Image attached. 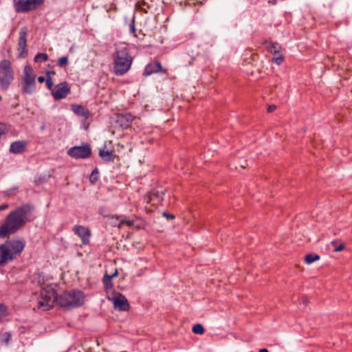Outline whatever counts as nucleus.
<instances>
[{"label":"nucleus","mask_w":352,"mask_h":352,"mask_svg":"<svg viewBox=\"0 0 352 352\" xmlns=\"http://www.w3.org/2000/svg\"><path fill=\"white\" fill-rule=\"evenodd\" d=\"M146 3L144 1H138L136 3L135 7L137 9L142 10L144 13H147L146 9L144 8V7H143L144 6H146Z\"/></svg>","instance_id":"nucleus-28"},{"label":"nucleus","mask_w":352,"mask_h":352,"mask_svg":"<svg viewBox=\"0 0 352 352\" xmlns=\"http://www.w3.org/2000/svg\"><path fill=\"white\" fill-rule=\"evenodd\" d=\"M10 333L6 332L0 335V342L1 343H8L10 339Z\"/></svg>","instance_id":"nucleus-25"},{"label":"nucleus","mask_w":352,"mask_h":352,"mask_svg":"<svg viewBox=\"0 0 352 352\" xmlns=\"http://www.w3.org/2000/svg\"><path fill=\"white\" fill-rule=\"evenodd\" d=\"M133 118L131 113L118 114L115 118L114 127L126 129L131 125Z\"/></svg>","instance_id":"nucleus-9"},{"label":"nucleus","mask_w":352,"mask_h":352,"mask_svg":"<svg viewBox=\"0 0 352 352\" xmlns=\"http://www.w3.org/2000/svg\"><path fill=\"white\" fill-rule=\"evenodd\" d=\"M45 80V78L44 76H39L38 78V81L40 82V83H42Z\"/></svg>","instance_id":"nucleus-40"},{"label":"nucleus","mask_w":352,"mask_h":352,"mask_svg":"<svg viewBox=\"0 0 352 352\" xmlns=\"http://www.w3.org/2000/svg\"><path fill=\"white\" fill-rule=\"evenodd\" d=\"M70 93V88L67 82H63L56 85L52 90V96L56 100H61Z\"/></svg>","instance_id":"nucleus-8"},{"label":"nucleus","mask_w":352,"mask_h":352,"mask_svg":"<svg viewBox=\"0 0 352 352\" xmlns=\"http://www.w3.org/2000/svg\"><path fill=\"white\" fill-rule=\"evenodd\" d=\"M99 155L104 161L110 162L113 160L112 153L110 151L100 150L99 152Z\"/></svg>","instance_id":"nucleus-19"},{"label":"nucleus","mask_w":352,"mask_h":352,"mask_svg":"<svg viewBox=\"0 0 352 352\" xmlns=\"http://www.w3.org/2000/svg\"><path fill=\"white\" fill-rule=\"evenodd\" d=\"M284 58L282 55L278 54V56H274L273 58V62L277 65H280L283 62Z\"/></svg>","instance_id":"nucleus-29"},{"label":"nucleus","mask_w":352,"mask_h":352,"mask_svg":"<svg viewBox=\"0 0 352 352\" xmlns=\"http://www.w3.org/2000/svg\"><path fill=\"white\" fill-rule=\"evenodd\" d=\"M43 0H14L15 9L18 12H26L40 6Z\"/></svg>","instance_id":"nucleus-6"},{"label":"nucleus","mask_w":352,"mask_h":352,"mask_svg":"<svg viewBox=\"0 0 352 352\" xmlns=\"http://www.w3.org/2000/svg\"><path fill=\"white\" fill-rule=\"evenodd\" d=\"M161 69H162L161 64L158 62H156L153 64H148L144 69V76H148L152 74L153 73H156V72L161 71Z\"/></svg>","instance_id":"nucleus-14"},{"label":"nucleus","mask_w":352,"mask_h":352,"mask_svg":"<svg viewBox=\"0 0 352 352\" xmlns=\"http://www.w3.org/2000/svg\"><path fill=\"white\" fill-rule=\"evenodd\" d=\"M74 230L76 234L82 238L83 241H85V239L88 238L90 235L89 230L83 226H76L74 228Z\"/></svg>","instance_id":"nucleus-16"},{"label":"nucleus","mask_w":352,"mask_h":352,"mask_svg":"<svg viewBox=\"0 0 352 352\" xmlns=\"http://www.w3.org/2000/svg\"><path fill=\"white\" fill-rule=\"evenodd\" d=\"M84 294L80 291L65 292L59 296L57 295L54 288L47 286L41 292V300L38 303V308L47 311L54 306L56 302L60 307L71 309L82 305Z\"/></svg>","instance_id":"nucleus-1"},{"label":"nucleus","mask_w":352,"mask_h":352,"mask_svg":"<svg viewBox=\"0 0 352 352\" xmlns=\"http://www.w3.org/2000/svg\"><path fill=\"white\" fill-rule=\"evenodd\" d=\"M45 124H43L41 126V131H43L45 129Z\"/></svg>","instance_id":"nucleus-44"},{"label":"nucleus","mask_w":352,"mask_h":352,"mask_svg":"<svg viewBox=\"0 0 352 352\" xmlns=\"http://www.w3.org/2000/svg\"><path fill=\"white\" fill-rule=\"evenodd\" d=\"M132 58L129 54L127 49L124 47L117 49L114 54V72L117 75H123L126 73L131 65Z\"/></svg>","instance_id":"nucleus-4"},{"label":"nucleus","mask_w":352,"mask_h":352,"mask_svg":"<svg viewBox=\"0 0 352 352\" xmlns=\"http://www.w3.org/2000/svg\"><path fill=\"white\" fill-rule=\"evenodd\" d=\"M118 270H116V271L114 272V273H113V274H112L111 276H109V278L110 279H111V278H113V277H115V276H118Z\"/></svg>","instance_id":"nucleus-39"},{"label":"nucleus","mask_w":352,"mask_h":352,"mask_svg":"<svg viewBox=\"0 0 352 352\" xmlns=\"http://www.w3.org/2000/svg\"><path fill=\"white\" fill-rule=\"evenodd\" d=\"M8 207V204H3L0 206V210H5Z\"/></svg>","instance_id":"nucleus-41"},{"label":"nucleus","mask_w":352,"mask_h":352,"mask_svg":"<svg viewBox=\"0 0 352 352\" xmlns=\"http://www.w3.org/2000/svg\"><path fill=\"white\" fill-rule=\"evenodd\" d=\"M68 65V58L67 56H62L58 60V65L64 67Z\"/></svg>","instance_id":"nucleus-27"},{"label":"nucleus","mask_w":352,"mask_h":352,"mask_svg":"<svg viewBox=\"0 0 352 352\" xmlns=\"http://www.w3.org/2000/svg\"><path fill=\"white\" fill-rule=\"evenodd\" d=\"M344 244L341 243L338 247H336L333 251L336 252H340L342 250H344Z\"/></svg>","instance_id":"nucleus-36"},{"label":"nucleus","mask_w":352,"mask_h":352,"mask_svg":"<svg viewBox=\"0 0 352 352\" xmlns=\"http://www.w3.org/2000/svg\"><path fill=\"white\" fill-rule=\"evenodd\" d=\"M6 131V126L3 123H0V135L5 133Z\"/></svg>","instance_id":"nucleus-34"},{"label":"nucleus","mask_w":352,"mask_h":352,"mask_svg":"<svg viewBox=\"0 0 352 352\" xmlns=\"http://www.w3.org/2000/svg\"><path fill=\"white\" fill-rule=\"evenodd\" d=\"M35 90V82H22V91L23 93L32 94Z\"/></svg>","instance_id":"nucleus-17"},{"label":"nucleus","mask_w":352,"mask_h":352,"mask_svg":"<svg viewBox=\"0 0 352 352\" xmlns=\"http://www.w3.org/2000/svg\"><path fill=\"white\" fill-rule=\"evenodd\" d=\"M33 210V205L27 204L9 213L5 222L0 226V238H6L21 230L31 220Z\"/></svg>","instance_id":"nucleus-2"},{"label":"nucleus","mask_w":352,"mask_h":352,"mask_svg":"<svg viewBox=\"0 0 352 352\" xmlns=\"http://www.w3.org/2000/svg\"><path fill=\"white\" fill-rule=\"evenodd\" d=\"M103 283L107 289H111L113 287V283L111 282V279L109 278V274L105 273L103 278Z\"/></svg>","instance_id":"nucleus-21"},{"label":"nucleus","mask_w":352,"mask_h":352,"mask_svg":"<svg viewBox=\"0 0 352 352\" xmlns=\"http://www.w3.org/2000/svg\"><path fill=\"white\" fill-rule=\"evenodd\" d=\"M1 100V96H0V100Z\"/></svg>","instance_id":"nucleus-47"},{"label":"nucleus","mask_w":352,"mask_h":352,"mask_svg":"<svg viewBox=\"0 0 352 352\" xmlns=\"http://www.w3.org/2000/svg\"><path fill=\"white\" fill-rule=\"evenodd\" d=\"M300 304H302L305 306H306L308 304L309 300L306 296H302V297H301V298L300 300Z\"/></svg>","instance_id":"nucleus-33"},{"label":"nucleus","mask_w":352,"mask_h":352,"mask_svg":"<svg viewBox=\"0 0 352 352\" xmlns=\"http://www.w3.org/2000/svg\"><path fill=\"white\" fill-rule=\"evenodd\" d=\"M192 331L195 334L202 335L204 333V328L202 324H197L193 326Z\"/></svg>","instance_id":"nucleus-22"},{"label":"nucleus","mask_w":352,"mask_h":352,"mask_svg":"<svg viewBox=\"0 0 352 352\" xmlns=\"http://www.w3.org/2000/svg\"><path fill=\"white\" fill-rule=\"evenodd\" d=\"M72 109L73 111L78 116H86L88 113V111L86 109H85L82 106L79 104H73L72 106Z\"/></svg>","instance_id":"nucleus-18"},{"label":"nucleus","mask_w":352,"mask_h":352,"mask_svg":"<svg viewBox=\"0 0 352 352\" xmlns=\"http://www.w3.org/2000/svg\"><path fill=\"white\" fill-rule=\"evenodd\" d=\"M163 216L166 217V218L168 219H175V216L172 214H168L166 212H163Z\"/></svg>","instance_id":"nucleus-37"},{"label":"nucleus","mask_w":352,"mask_h":352,"mask_svg":"<svg viewBox=\"0 0 352 352\" xmlns=\"http://www.w3.org/2000/svg\"><path fill=\"white\" fill-rule=\"evenodd\" d=\"M27 35L26 28H21L19 32V39L18 43V50L20 52L19 57H21L23 54L27 53Z\"/></svg>","instance_id":"nucleus-11"},{"label":"nucleus","mask_w":352,"mask_h":352,"mask_svg":"<svg viewBox=\"0 0 352 352\" xmlns=\"http://www.w3.org/2000/svg\"><path fill=\"white\" fill-rule=\"evenodd\" d=\"M25 242L21 240H8L0 245V266L13 261L23 250Z\"/></svg>","instance_id":"nucleus-3"},{"label":"nucleus","mask_w":352,"mask_h":352,"mask_svg":"<svg viewBox=\"0 0 352 352\" xmlns=\"http://www.w3.org/2000/svg\"><path fill=\"white\" fill-rule=\"evenodd\" d=\"M258 352H269L268 350L265 348L261 349L258 351Z\"/></svg>","instance_id":"nucleus-42"},{"label":"nucleus","mask_w":352,"mask_h":352,"mask_svg":"<svg viewBox=\"0 0 352 352\" xmlns=\"http://www.w3.org/2000/svg\"><path fill=\"white\" fill-rule=\"evenodd\" d=\"M276 109V106L275 104L269 105L267 107V111L269 113L273 112Z\"/></svg>","instance_id":"nucleus-35"},{"label":"nucleus","mask_w":352,"mask_h":352,"mask_svg":"<svg viewBox=\"0 0 352 352\" xmlns=\"http://www.w3.org/2000/svg\"><path fill=\"white\" fill-rule=\"evenodd\" d=\"M276 0H273V1H270V3H272L273 4L276 3Z\"/></svg>","instance_id":"nucleus-45"},{"label":"nucleus","mask_w":352,"mask_h":352,"mask_svg":"<svg viewBox=\"0 0 352 352\" xmlns=\"http://www.w3.org/2000/svg\"><path fill=\"white\" fill-rule=\"evenodd\" d=\"M336 243H337V241H331V244H333V245H336Z\"/></svg>","instance_id":"nucleus-46"},{"label":"nucleus","mask_w":352,"mask_h":352,"mask_svg":"<svg viewBox=\"0 0 352 352\" xmlns=\"http://www.w3.org/2000/svg\"><path fill=\"white\" fill-rule=\"evenodd\" d=\"M6 308L5 306L0 305V318L6 316Z\"/></svg>","instance_id":"nucleus-31"},{"label":"nucleus","mask_w":352,"mask_h":352,"mask_svg":"<svg viewBox=\"0 0 352 352\" xmlns=\"http://www.w3.org/2000/svg\"><path fill=\"white\" fill-rule=\"evenodd\" d=\"M48 58V56L44 53H38L34 57V61L36 63L43 62L47 60Z\"/></svg>","instance_id":"nucleus-23"},{"label":"nucleus","mask_w":352,"mask_h":352,"mask_svg":"<svg viewBox=\"0 0 352 352\" xmlns=\"http://www.w3.org/2000/svg\"><path fill=\"white\" fill-rule=\"evenodd\" d=\"M129 29L131 33H135V21L134 19H133L129 25Z\"/></svg>","instance_id":"nucleus-32"},{"label":"nucleus","mask_w":352,"mask_h":352,"mask_svg":"<svg viewBox=\"0 0 352 352\" xmlns=\"http://www.w3.org/2000/svg\"><path fill=\"white\" fill-rule=\"evenodd\" d=\"M320 260V256L314 254H308L305 256V261L307 264H311Z\"/></svg>","instance_id":"nucleus-20"},{"label":"nucleus","mask_w":352,"mask_h":352,"mask_svg":"<svg viewBox=\"0 0 352 352\" xmlns=\"http://www.w3.org/2000/svg\"><path fill=\"white\" fill-rule=\"evenodd\" d=\"M26 147L25 141L19 140L12 142L10 146V152L14 154L22 153Z\"/></svg>","instance_id":"nucleus-13"},{"label":"nucleus","mask_w":352,"mask_h":352,"mask_svg":"<svg viewBox=\"0 0 352 352\" xmlns=\"http://www.w3.org/2000/svg\"><path fill=\"white\" fill-rule=\"evenodd\" d=\"M14 79V72L8 60L0 61V87L6 90Z\"/></svg>","instance_id":"nucleus-5"},{"label":"nucleus","mask_w":352,"mask_h":352,"mask_svg":"<svg viewBox=\"0 0 352 352\" xmlns=\"http://www.w3.org/2000/svg\"><path fill=\"white\" fill-rule=\"evenodd\" d=\"M123 224H126L128 226H131L133 225V221H131V220H122L120 223H119V226L118 227L120 228L122 225Z\"/></svg>","instance_id":"nucleus-30"},{"label":"nucleus","mask_w":352,"mask_h":352,"mask_svg":"<svg viewBox=\"0 0 352 352\" xmlns=\"http://www.w3.org/2000/svg\"><path fill=\"white\" fill-rule=\"evenodd\" d=\"M36 75L33 71V69L30 65H26L23 70V78L22 82H35Z\"/></svg>","instance_id":"nucleus-12"},{"label":"nucleus","mask_w":352,"mask_h":352,"mask_svg":"<svg viewBox=\"0 0 352 352\" xmlns=\"http://www.w3.org/2000/svg\"><path fill=\"white\" fill-rule=\"evenodd\" d=\"M264 44L270 53L273 54L274 56L280 54L281 47L277 43H269L265 41Z\"/></svg>","instance_id":"nucleus-15"},{"label":"nucleus","mask_w":352,"mask_h":352,"mask_svg":"<svg viewBox=\"0 0 352 352\" xmlns=\"http://www.w3.org/2000/svg\"><path fill=\"white\" fill-rule=\"evenodd\" d=\"M69 155L72 157L78 158H87L91 154V150L89 145H83L78 146H74L69 149L67 151Z\"/></svg>","instance_id":"nucleus-7"},{"label":"nucleus","mask_w":352,"mask_h":352,"mask_svg":"<svg viewBox=\"0 0 352 352\" xmlns=\"http://www.w3.org/2000/svg\"><path fill=\"white\" fill-rule=\"evenodd\" d=\"M153 195L157 196V197H158L159 198H160V197H161V196H160V192H159V191L156 192L155 193H153Z\"/></svg>","instance_id":"nucleus-43"},{"label":"nucleus","mask_w":352,"mask_h":352,"mask_svg":"<svg viewBox=\"0 0 352 352\" xmlns=\"http://www.w3.org/2000/svg\"><path fill=\"white\" fill-rule=\"evenodd\" d=\"M98 168H96L94 170H93L90 177L89 180L90 182L94 184L98 180Z\"/></svg>","instance_id":"nucleus-26"},{"label":"nucleus","mask_w":352,"mask_h":352,"mask_svg":"<svg viewBox=\"0 0 352 352\" xmlns=\"http://www.w3.org/2000/svg\"><path fill=\"white\" fill-rule=\"evenodd\" d=\"M55 74V72H47V74H46V75H47L46 86L50 89H52L53 86H54V82H53V81L52 80V78L50 77V74Z\"/></svg>","instance_id":"nucleus-24"},{"label":"nucleus","mask_w":352,"mask_h":352,"mask_svg":"<svg viewBox=\"0 0 352 352\" xmlns=\"http://www.w3.org/2000/svg\"><path fill=\"white\" fill-rule=\"evenodd\" d=\"M113 307L116 309L120 311H126L129 310L130 305L126 298L120 293H117L116 296L112 298Z\"/></svg>","instance_id":"nucleus-10"},{"label":"nucleus","mask_w":352,"mask_h":352,"mask_svg":"<svg viewBox=\"0 0 352 352\" xmlns=\"http://www.w3.org/2000/svg\"><path fill=\"white\" fill-rule=\"evenodd\" d=\"M35 182L36 184L39 185L41 184H42L43 182H44V178H38V179H35Z\"/></svg>","instance_id":"nucleus-38"}]
</instances>
